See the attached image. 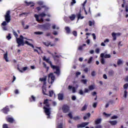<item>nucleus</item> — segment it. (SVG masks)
Listing matches in <instances>:
<instances>
[{"instance_id":"obj_26","label":"nucleus","mask_w":128,"mask_h":128,"mask_svg":"<svg viewBox=\"0 0 128 128\" xmlns=\"http://www.w3.org/2000/svg\"><path fill=\"white\" fill-rule=\"evenodd\" d=\"M100 122H102V118L96 119L95 121V124H100Z\"/></svg>"},{"instance_id":"obj_35","label":"nucleus","mask_w":128,"mask_h":128,"mask_svg":"<svg viewBox=\"0 0 128 128\" xmlns=\"http://www.w3.org/2000/svg\"><path fill=\"white\" fill-rule=\"evenodd\" d=\"M104 116H106V118H108L109 116H112V114H108L106 113V112H104L103 113Z\"/></svg>"},{"instance_id":"obj_54","label":"nucleus","mask_w":128,"mask_h":128,"mask_svg":"<svg viewBox=\"0 0 128 128\" xmlns=\"http://www.w3.org/2000/svg\"><path fill=\"white\" fill-rule=\"evenodd\" d=\"M42 8V7L39 6V7H37V8H36V9L37 10H38V12H40V10H41Z\"/></svg>"},{"instance_id":"obj_10","label":"nucleus","mask_w":128,"mask_h":128,"mask_svg":"<svg viewBox=\"0 0 128 128\" xmlns=\"http://www.w3.org/2000/svg\"><path fill=\"white\" fill-rule=\"evenodd\" d=\"M62 110L64 112H70V107L68 105H64L62 107Z\"/></svg>"},{"instance_id":"obj_21","label":"nucleus","mask_w":128,"mask_h":128,"mask_svg":"<svg viewBox=\"0 0 128 128\" xmlns=\"http://www.w3.org/2000/svg\"><path fill=\"white\" fill-rule=\"evenodd\" d=\"M76 16L78 20H84V16H82L80 12L76 14Z\"/></svg>"},{"instance_id":"obj_58","label":"nucleus","mask_w":128,"mask_h":128,"mask_svg":"<svg viewBox=\"0 0 128 128\" xmlns=\"http://www.w3.org/2000/svg\"><path fill=\"white\" fill-rule=\"evenodd\" d=\"M72 100H76V97L74 96H72Z\"/></svg>"},{"instance_id":"obj_24","label":"nucleus","mask_w":128,"mask_h":128,"mask_svg":"<svg viewBox=\"0 0 128 128\" xmlns=\"http://www.w3.org/2000/svg\"><path fill=\"white\" fill-rule=\"evenodd\" d=\"M124 63V60L122 59H118L117 62L118 66H120Z\"/></svg>"},{"instance_id":"obj_41","label":"nucleus","mask_w":128,"mask_h":128,"mask_svg":"<svg viewBox=\"0 0 128 128\" xmlns=\"http://www.w3.org/2000/svg\"><path fill=\"white\" fill-rule=\"evenodd\" d=\"M34 34H42L44 32H34Z\"/></svg>"},{"instance_id":"obj_37","label":"nucleus","mask_w":128,"mask_h":128,"mask_svg":"<svg viewBox=\"0 0 128 128\" xmlns=\"http://www.w3.org/2000/svg\"><path fill=\"white\" fill-rule=\"evenodd\" d=\"M40 48H37L36 49H34V52H36L38 54H40Z\"/></svg>"},{"instance_id":"obj_34","label":"nucleus","mask_w":128,"mask_h":128,"mask_svg":"<svg viewBox=\"0 0 128 128\" xmlns=\"http://www.w3.org/2000/svg\"><path fill=\"white\" fill-rule=\"evenodd\" d=\"M65 30L66 31V32H68V34H70V28L66 26L65 28Z\"/></svg>"},{"instance_id":"obj_63","label":"nucleus","mask_w":128,"mask_h":128,"mask_svg":"<svg viewBox=\"0 0 128 128\" xmlns=\"http://www.w3.org/2000/svg\"><path fill=\"white\" fill-rule=\"evenodd\" d=\"M124 46V44H122V42H120L119 43H118V46Z\"/></svg>"},{"instance_id":"obj_5","label":"nucleus","mask_w":128,"mask_h":128,"mask_svg":"<svg viewBox=\"0 0 128 128\" xmlns=\"http://www.w3.org/2000/svg\"><path fill=\"white\" fill-rule=\"evenodd\" d=\"M10 11L8 10L6 12V14L5 15V20L2 22V26H6L10 22Z\"/></svg>"},{"instance_id":"obj_46","label":"nucleus","mask_w":128,"mask_h":128,"mask_svg":"<svg viewBox=\"0 0 128 128\" xmlns=\"http://www.w3.org/2000/svg\"><path fill=\"white\" fill-rule=\"evenodd\" d=\"M100 50L99 48H97L95 50V52H96V54H98L100 52Z\"/></svg>"},{"instance_id":"obj_6","label":"nucleus","mask_w":128,"mask_h":128,"mask_svg":"<svg viewBox=\"0 0 128 128\" xmlns=\"http://www.w3.org/2000/svg\"><path fill=\"white\" fill-rule=\"evenodd\" d=\"M40 80L44 82V86L42 88V92L44 94H46V88H44V86H46V76H44L43 78H40Z\"/></svg>"},{"instance_id":"obj_14","label":"nucleus","mask_w":128,"mask_h":128,"mask_svg":"<svg viewBox=\"0 0 128 128\" xmlns=\"http://www.w3.org/2000/svg\"><path fill=\"white\" fill-rule=\"evenodd\" d=\"M90 122H83L80 124H78L77 126L78 128H84L86 126H88Z\"/></svg>"},{"instance_id":"obj_38","label":"nucleus","mask_w":128,"mask_h":128,"mask_svg":"<svg viewBox=\"0 0 128 128\" xmlns=\"http://www.w3.org/2000/svg\"><path fill=\"white\" fill-rule=\"evenodd\" d=\"M81 82H82V84H86L88 80H81Z\"/></svg>"},{"instance_id":"obj_11","label":"nucleus","mask_w":128,"mask_h":128,"mask_svg":"<svg viewBox=\"0 0 128 128\" xmlns=\"http://www.w3.org/2000/svg\"><path fill=\"white\" fill-rule=\"evenodd\" d=\"M68 116H69V118H73L74 120H78L80 119V116H76L73 118L72 114V113H69L68 114Z\"/></svg>"},{"instance_id":"obj_57","label":"nucleus","mask_w":128,"mask_h":128,"mask_svg":"<svg viewBox=\"0 0 128 128\" xmlns=\"http://www.w3.org/2000/svg\"><path fill=\"white\" fill-rule=\"evenodd\" d=\"M90 92V90L86 88L84 89V92L86 93V92Z\"/></svg>"},{"instance_id":"obj_59","label":"nucleus","mask_w":128,"mask_h":128,"mask_svg":"<svg viewBox=\"0 0 128 128\" xmlns=\"http://www.w3.org/2000/svg\"><path fill=\"white\" fill-rule=\"evenodd\" d=\"M124 88L126 89L128 88V84H126L124 86Z\"/></svg>"},{"instance_id":"obj_16","label":"nucleus","mask_w":128,"mask_h":128,"mask_svg":"<svg viewBox=\"0 0 128 128\" xmlns=\"http://www.w3.org/2000/svg\"><path fill=\"white\" fill-rule=\"evenodd\" d=\"M4 58L7 62H10V60H8V57L7 52L4 54Z\"/></svg>"},{"instance_id":"obj_27","label":"nucleus","mask_w":128,"mask_h":128,"mask_svg":"<svg viewBox=\"0 0 128 128\" xmlns=\"http://www.w3.org/2000/svg\"><path fill=\"white\" fill-rule=\"evenodd\" d=\"M52 28H53V30H60V27L55 24H53L52 26Z\"/></svg>"},{"instance_id":"obj_62","label":"nucleus","mask_w":128,"mask_h":128,"mask_svg":"<svg viewBox=\"0 0 128 128\" xmlns=\"http://www.w3.org/2000/svg\"><path fill=\"white\" fill-rule=\"evenodd\" d=\"M76 0H72V2H71V4H76Z\"/></svg>"},{"instance_id":"obj_51","label":"nucleus","mask_w":128,"mask_h":128,"mask_svg":"<svg viewBox=\"0 0 128 128\" xmlns=\"http://www.w3.org/2000/svg\"><path fill=\"white\" fill-rule=\"evenodd\" d=\"M96 106H98V103L97 102H94L92 106L95 108H96Z\"/></svg>"},{"instance_id":"obj_3","label":"nucleus","mask_w":128,"mask_h":128,"mask_svg":"<svg viewBox=\"0 0 128 128\" xmlns=\"http://www.w3.org/2000/svg\"><path fill=\"white\" fill-rule=\"evenodd\" d=\"M48 102V100H46L44 101V104H45V106L44 108L46 116H48L47 118H50V112L52 109L50 108V104Z\"/></svg>"},{"instance_id":"obj_47","label":"nucleus","mask_w":128,"mask_h":128,"mask_svg":"<svg viewBox=\"0 0 128 128\" xmlns=\"http://www.w3.org/2000/svg\"><path fill=\"white\" fill-rule=\"evenodd\" d=\"M38 4H39V6H42V4H44V2H42V1H38Z\"/></svg>"},{"instance_id":"obj_13","label":"nucleus","mask_w":128,"mask_h":128,"mask_svg":"<svg viewBox=\"0 0 128 128\" xmlns=\"http://www.w3.org/2000/svg\"><path fill=\"white\" fill-rule=\"evenodd\" d=\"M44 44L46 46H56V44H51L52 43L50 42H44Z\"/></svg>"},{"instance_id":"obj_52","label":"nucleus","mask_w":128,"mask_h":128,"mask_svg":"<svg viewBox=\"0 0 128 128\" xmlns=\"http://www.w3.org/2000/svg\"><path fill=\"white\" fill-rule=\"evenodd\" d=\"M24 4H26L27 6H30V4H32V2H28V1H24Z\"/></svg>"},{"instance_id":"obj_53","label":"nucleus","mask_w":128,"mask_h":128,"mask_svg":"<svg viewBox=\"0 0 128 128\" xmlns=\"http://www.w3.org/2000/svg\"><path fill=\"white\" fill-rule=\"evenodd\" d=\"M116 118H118V116H114L112 117V120H116Z\"/></svg>"},{"instance_id":"obj_28","label":"nucleus","mask_w":128,"mask_h":128,"mask_svg":"<svg viewBox=\"0 0 128 128\" xmlns=\"http://www.w3.org/2000/svg\"><path fill=\"white\" fill-rule=\"evenodd\" d=\"M28 68V66L23 67L22 70H19V71L20 72H26V70Z\"/></svg>"},{"instance_id":"obj_30","label":"nucleus","mask_w":128,"mask_h":128,"mask_svg":"<svg viewBox=\"0 0 128 128\" xmlns=\"http://www.w3.org/2000/svg\"><path fill=\"white\" fill-rule=\"evenodd\" d=\"M86 108H88V104H85L84 105V106L82 108L81 110L82 112H84V110H86Z\"/></svg>"},{"instance_id":"obj_17","label":"nucleus","mask_w":128,"mask_h":128,"mask_svg":"<svg viewBox=\"0 0 128 128\" xmlns=\"http://www.w3.org/2000/svg\"><path fill=\"white\" fill-rule=\"evenodd\" d=\"M120 33H112V36L113 38V40H116V36H120Z\"/></svg>"},{"instance_id":"obj_33","label":"nucleus","mask_w":128,"mask_h":128,"mask_svg":"<svg viewBox=\"0 0 128 128\" xmlns=\"http://www.w3.org/2000/svg\"><path fill=\"white\" fill-rule=\"evenodd\" d=\"M70 20H74V18H76V15L74 14H72L70 16Z\"/></svg>"},{"instance_id":"obj_42","label":"nucleus","mask_w":128,"mask_h":128,"mask_svg":"<svg viewBox=\"0 0 128 128\" xmlns=\"http://www.w3.org/2000/svg\"><path fill=\"white\" fill-rule=\"evenodd\" d=\"M43 66H44V68H46L47 72H48V67L46 66V63H44V62H43Z\"/></svg>"},{"instance_id":"obj_56","label":"nucleus","mask_w":128,"mask_h":128,"mask_svg":"<svg viewBox=\"0 0 128 128\" xmlns=\"http://www.w3.org/2000/svg\"><path fill=\"white\" fill-rule=\"evenodd\" d=\"M24 30H28V28H30V26L28 25H26V26H24Z\"/></svg>"},{"instance_id":"obj_22","label":"nucleus","mask_w":128,"mask_h":128,"mask_svg":"<svg viewBox=\"0 0 128 128\" xmlns=\"http://www.w3.org/2000/svg\"><path fill=\"white\" fill-rule=\"evenodd\" d=\"M90 114L88 113L85 115V116H84V120H88L90 118Z\"/></svg>"},{"instance_id":"obj_2","label":"nucleus","mask_w":128,"mask_h":128,"mask_svg":"<svg viewBox=\"0 0 128 128\" xmlns=\"http://www.w3.org/2000/svg\"><path fill=\"white\" fill-rule=\"evenodd\" d=\"M44 12H42V13L39 14L38 15L35 14L34 16L36 19V22H44V18H44V16H48L50 18V14H46V10H48V8L45 7L44 8Z\"/></svg>"},{"instance_id":"obj_48","label":"nucleus","mask_w":128,"mask_h":128,"mask_svg":"<svg viewBox=\"0 0 128 128\" xmlns=\"http://www.w3.org/2000/svg\"><path fill=\"white\" fill-rule=\"evenodd\" d=\"M78 94H80V96H82L84 94V91L82 90H79Z\"/></svg>"},{"instance_id":"obj_19","label":"nucleus","mask_w":128,"mask_h":128,"mask_svg":"<svg viewBox=\"0 0 128 128\" xmlns=\"http://www.w3.org/2000/svg\"><path fill=\"white\" fill-rule=\"evenodd\" d=\"M96 22H94V20H90L88 22V24L90 26H94Z\"/></svg>"},{"instance_id":"obj_44","label":"nucleus","mask_w":128,"mask_h":128,"mask_svg":"<svg viewBox=\"0 0 128 128\" xmlns=\"http://www.w3.org/2000/svg\"><path fill=\"white\" fill-rule=\"evenodd\" d=\"M128 96V92L126 90H125L124 92V98H126V96Z\"/></svg>"},{"instance_id":"obj_55","label":"nucleus","mask_w":128,"mask_h":128,"mask_svg":"<svg viewBox=\"0 0 128 128\" xmlns=\"http://www.w3.org/2000/svg\"><path fill=\"white\" fill-rule=\"evenodd\" d=\"M72 34H73L74 36H78L76 31H74Z\"/></svg>"},{"instance_id":"obj_20","label":"nucleus","mask_w":128,"mask_h":128,"mask_svg":"<svg viewBox=\"0 0 128 128\" xmlns=\"http://www.w3.org/2000/svg\"><path fill=\"white\" fill-rule=\"evenodd\" d=\"M58 100H64V94H58Z\"/></svg>"},{"instance_id":"obj_15","label":"nucleus","mask_w":128,"mask_h":128,"mask_svg":"<svg viewBox=\"0 0 128 128\" xmlns=\"http://www.w3.org/2000/svg\"><path fill=\"white\" fill-rule=\"evenodd\" d=\"M57 128H64L62 120L58 121Z\"/></svg>"},{"instance_id":"obj_45","label":"nucleus","mask_w":128,"mask_h":128,"mask_svg":"<svg viewBox=\"0 0 128 128\" xmlns=\"http://www.w3.org/2000/svg\"><path fill=\"white\" fill-rule=\"evenodd\" d=\"M6 38L7 40H10L12 38L11 34H9L8 36H6Z\"/></svg>"},{"instance_id":"obj_60","label":"nucleus","mask_w":128,"mask_h":128,"mask_svg":"<svg viewBox=\"0 0 128 128\" xmlns=\"http://www.w3.org/2000/svg\"><path fill=\"white\" fill-rule=\"evenodd\" d=\"M2 30H8V28L6 26H2Z\"/></svg>"},{"instance_id":"obj_61","label":"nucleus","mask_w":128,"mask_h":128,"mask_svg":"<svg viewBox=\"0 0 128 128\" xmlns=\"http://www.w3.org/2000/svg\"><path fill=\"white\" fill-rule=\"evenodd\" d=\"M92 76H96V72H94V71L92 72Z\"/></svg>"},{"instance_id":"obj_50","label":"nucleus","mask_w":128,"mask_h":128,"mask_svg":"<svg viewBox=\"0 0 128 128\" xmlns=\"http://www.w3.org/2000/svg\"><path fill=\"white\" fill-rule=\"evenodd\" d=\"M92 36H93V40H96V34H92Z\"/></svg>"},{"instance_id":"obj_29","label":"nucleus","mask_w":128,"mask_h":128,"mask_svg":"<svg viewBox=\"0 0 128 128\" xmlns=\"http://www.w3.org/2000/svg\"><path fill=\"white\" fill-rule=\"evenodd\" d=\"M88 88L90 90H92L96 88V86L94 85H91L88 86Z\"/></svg>"},{"instance_id":"obj_64","label":"nucleus","mask_w":128,"mask_h":128,"mask_svg":"<svg viewBox=\"0 0 128 128\" xmlns=\"http://www.w3.org/2000/svg\"><path fill=\"white\" fill-rule=\"evenodd\" d=\"M102 128V126L98 125V126H96L95 128Z\"/></svg>"},{"instance_id":"obj_31","label":"nucleus","mask_w":128,"mask_h":128,"mask_svg":"<svg viewBox=\"0 0 128 128\" xmlns=\"http://www.w3.org/2000/svg\"><path fill=\"white\" fill-rule=\"evenodd\" d=\"M86 1H85L84 4H82L83 8H84V10L86 12V14H88V12L86 10V8H84V6L86 5Z\"/></svg>"},{"instance_id":"obj_49","label":"nucleus","mask_w":128,"mask_h":128,"mask_svg":"<svg viewBox=\"0 0 128 128\" xmlns=\"http://www.w3.org/2000/svg\"><path fill=\"white\" fill-rule=\"evenodd\" d=\"M14 94H20V91L18 90H14Z\"/></svg>"},{"instance_id":"obj_8","label":"nucleus","mask_w":128,"mask_h":128,"mask_svg":"<svg viewBox=\"0 0 128 128\" xmlns=\"http://www.w3.org/2000/svg\"><path fill=\"white\" fill-rule=\"evenodd\" d=\"M78 88V84H76V87L69 86H68V90H72V92L74 94V92H76V88Z\"/></svg>"},{"instance_id":"obj_43","label":"nucleus","mask_w":128,"mask_h":128,"mask_svg":"<svg viewBox=\"0 0 128 128\" xmlns=\"http://www.w3.org/2000/svg\"><path fill=\"white\" fill-rule=\"evenodd\" d=\"M101 63L102 64H104V57H101Z\"/></svg>"},{"instance_id":"obj_18","label":"nucleus","mask_w":128,"mask_h":128,"mask_svg":"<svg viewBox=\"0 0 128 128\" xmlns=\"http://www.w3.org/2000/svg\"><path fill=\"white\" fill-rule=\"evenodd\" d=\"M2 112H4V114H7L8 112H10V109H8V107L7 106L2 110Z\"/></svg>"},{"instance_id":"obj_40","label":"nucleus","mask_w":128,"mask_h":128,"mask_svg":"<svg viewBox=\"0 0 128 128\" xmlns=\"http://www.w3.org/2000/svg\"><path fill=\"white\" fill-rule=\"evenodd\" d=\"M93 58H94L92 57H90L88 60V64H90L92 62Z\"/></svg>"},{"instance_id":"obj_7","label":"nucleus","mask_w":128,"mask_h":128,"mask_svg":"<svg viewBox=\"0 0 128 128\" xmlns=\"http://www.w3.org/2000/svg\"><path fill=\"white\" fill-rule=\"evenodd\" d=\"M48 82L49 84H52V82H54V80L56 79V77L54 76V74L52 73H50L48 75Z\"/></svg>"},{"instance_id":"obj_12","label":"nucleus","mask_w":128,"mask_h":128,"mask_svg":"<svg viewBox=\"0 0 128 128\" xmlns=\"http://www.w3.org/2000/svg\"><path fill=\"white\" fill-rule=\"evenodd\" d=\"M100 58H112V56L110 54L102 53L100 54Z\"/></svg>"},{"instance_id":"obj_23","label":"nucleus","mask_w":128,"mask_h":128,"mask_svg":"<svg viewBox=\"0 0 128 128\" xmlns=\"http://www.w3.org/2000/svg\"><path fill=\"white\" fill-rule=\"evenodd\" d=\"M7 121L8 122H14V120L12 117H8L7 118Z\"/></svg>"},{"instance_id":"obj_32","label":"nucleus","mask_w":128,"mask_h":128,"mask_svg":"<svg viewBox=\"0 0 128 128\" xmlns=\"http://www.w3.org/2000/svg\"><path fill=\"white\" fill-rule=\"evenodd\" d=\"M30 102H34L36 100V97L34 96H32L30 98Z\"/></svg>"},{"instance_id":"obj_39","label":"nucleus","mask_w":128,"mask_h":128,"mask_svg":"<svg viewBox=\"0 0 128 128\" xmlns=\"http://www.w3.org/2000/svg\"><path fill=\"white\" fill-rule=\"evenodd\" d=\"M54 96V91H49V96Z\"/></svg>"},{"instance_id":"obj_4","label":"nucleus","mask_w":128,"mask_h":128,"mask_svg":"<svg viewBox=\"0 0 128 128\" xmlns=\"http://www.w3.org/2000/svg\"><path fill=\"white\" fill-rule=\"evenodd\" d=\"M43 60L49 64H50L52 68L53 69L54 74H58V76L60 74V68L58 66L52 65V62L50 60V59L46 58V56L43 57Z\"/></svg>"},{"instance_id":"obj_1","label":"nucleus","mask_w":128,"mask_h":128,"mask_svg":"<svg viewBox=\"0 0 128 128\" xmlns=\"http://www.w3.org/2000/svg\"><path fill=\"white\" fill-rule=\"evenodd\" d=\"M13 34L16 38V40L17 44H18V46L20 47V46H24V44H28V46H32V48H34V45L30 44L31 42H32V40L28 39L26 38H24V36H22V35L20 36L19 38H18V34H16V32L14 30H13Z\"/></svg>"},{"instance_id":"obj_9","label":"nucleus","mask_w":128,"mask_h":128,"mask_svg":"<svg viewBox=\"0 0 128 128\" xmlns=\"http://www.w3.org/2000/svg\"><path fill=\"white\" fill-rule=\"evenodd\" d=\"M41 28L43 30H50V23H47L46 24L41 25Z\"/></svg>"},{"instance_id":"obj_25","label":"nucleus","mask_w":128,"mask_h":128,"mask_svg":"<svg viewBox=\"0 0 128 128\" xmlns=\"http://www.w3.org/2000/svg\"><path fill=\"white\" fill-rule=\"evenodd\" d=\"M109 122L112 124V126H116V124H118V122H116V120L110 121Z\"/></svg>"},{"instance_id":"obj_36","label":"nucleus","mask_w":128,"mask_h":128,"mask_svg":"<svg viewBox=\"0 0 128 128\" xmlns=\"http://www.w3.org/2000/svg\"><path fill=\"white\" fill-rule=\"evenodd\" d=\"M124 6H126V12H128V6L126 5V4H122V8H124Z\"/></svg>"}]
</instances>
